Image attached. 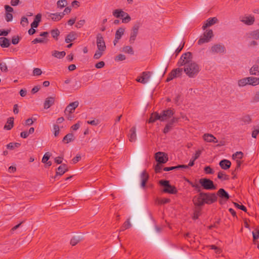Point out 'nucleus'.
<instances>
[{
  "label": "nucleus",
  "mask_w": 259,
  "mask_h": 259,
  "mask_svg": "<svg viewBox=\"0 0 259 259\" xmlns=\"http://www.w3.org/2000/svg\"><path fill=\"white\" fill-rule=\"evenodd\" d=\"M149 176L146 172V171H143L141 174V186L142 187H145L146 184L148 180Z\"/></svg>",
  "instance_id": "nucleus-30"
},
{
  "label": "nucleus",
  "mask_w": 259,
  "mask_h": 259,
  "mask_svg": "<svg viewBox=\"0 0 259 259\" xmlns=\"http://www.w3.org/2000/svg\"><path fill=\"white\" fill-rule=\"evenodd\" d=\"M199 184L201 188L207 190H215L217 186L214 185L212 181L207 178H201L199 180Z\"/></svg>",
  "instance_id": "nucleus-3"
},
{
  "label": "nucleus",
  "mask_w": 259,
  "mask_h": 259,
  "mask_svg": "<svg viewBox=\"0 0 259 259\" xmlns=\"http://www.w3.org/2000/svg\"><path fill=\"white\" fill-rule=\"evenodd\" d=\"M219 165L222 169L227 170L231 167V162L229 160L223 159L220 161Z\"/></svg>",
  "instance_id": "nucleus-25"
},
{
  "label": "nucleus",
  "mask_w": 259,
  "mask_h": 259,
  "mask_svg": "<svg viewBox=\"0 0 259 259\" xmlns=\"http://www.w3.org/2000/svg\"><path fill=\"white\" fill-rule=\"evenodd\" d=\"M247 77H245L238 80V84L239 87H244L248 84Z\"/></svg>",
  "instance_id": "nucleus-45"
},
{
  "label": "nucleus",
  "mask_w": 259,
  "mask_h": 259,
  "mask_svg": "<svg viewBox=\"0 0 259 259\" xmlns=\"http://www.w3.org/2000/svg\"><path fill=\"white\" fill-rule=\"evenodd\" d=\"M67 4V2L66 0H59L57 3L58 8L61 9L65 7Z\"/></svg>",
  "instance_id": "nucleus-47"
},
{
  "label": "nucleus",
  "mask_w": 259,
  "mask_h": 259,
  "mask_svg": "<svg viewBox=\"0 0 259 259\" xmlns=\"http://www.w3.org/2000/svg\"><path fill=\"white\" fill-rule=\"evenodd\" d=\"M21 145L19 143H10L7 145V148L10 150H13L15 148H18Z\"/></svg>",
  "instance_id": "nucleus-43"
},
{
  "label": "nucleus",
  "mask_w": 259,
  "mask_h": 259,
  "mask_svg": "<svg viewBox=\"0 0 259 259\" xmlns=\"http://www.w3.org/2000/svg\"><path fill=\"white\" fill-rule=\"evenodd\" d=\"M162 168L161 163H157L154 167V170L156 173H160Z\"/></svg>",
  "instance_id": "nucleus-51"
},
{
  "label": "nucleus",
  "mask_w": 259,
  "mask_h": 259,
  "mask_svg": "<svg viewBox=\"0 0 259 259\" xmlns=\"http://www.w3.org/2000/svg\"><path fill=\"white\" fill-rule=\"evenodd\" d=\"M14 126V118L10 117L8 118L6 124L4 126V128L7 130H10Z\"/></svg>",
  "instance_id": "nucleus-35"
},
{
  "label": "nucleus",
  "mask_w": 259,
  "mask_h": 259,
  "mask_svg": "<svg viewBox=\"0 0 259 259\" xmlns=\"http://www.w3.org/2000/svg\"><path fill=\"white\" fill-rule=\"evenodd\" d=\"M159 184L164 187L163 191L165 193L175 194L177 193V190L174 186H171L169 184V181L160 180Z\"/></svg>",
  "instance_id": "nucleus-4"
},
{
  "label": "nucleus",
  "mask_w": 259,
  "mask_h": 259,
  "mask_svg": "<svg viewBox=\"0 0 259 259\" xmlns=\"http://www.w3.org/2000/svg\"><path fill=\"white\" fill-rule=\"evenodd\" d=\"M79 103L78 101H74L70 103L66 107L64 111L66 114H71L74 112L76 108L78 107Z\"/></svg>",
  "instance_id": "nucleus-15"
},
{
  "label": "nucleus",
  "mask_w": 259,
  "mask_h": 259,
  "mask_svg": "<svg viewBox=\"0 0 259 259\" xmlns=\"http://www.w3.org/2000/svg\"><path fill=\"white\" fill-rule=\"evenodd\" d=\"M129 141L131 142H135L137 139L136 128L133 126L129 131L128 134Z\"/></svg>",
  "instance_id": "nucleus-21"
},
{
  "label": "nucleus",
  "mask_w": 259,
  "mask_h": 259,
  "mask_svg": "<svg viewBox=\"0 0 259 259\" xmlns=\"http://www.w3.org/2000/svg\"><path fill=\"white\" fill-rule=\"evenodd\" d=\"M97 45L98 50L100 51H105L106 50V45L103 37L100 34H98L97 36Z\"/></svg>",
  "instance_id": "nucleus-14"
},
{
  "label": "nucleus",
  "mask_w": 259,
  "mask_h": 259,
  "mask_svg": "<svg viewBox=\"0 0 259 259\" xmlns=\"http://www.w3.org/2000/svg\"><path fill=\"white\" fill-rule=\"evenodd\" d=\"M0 46L2 48H8L10 46L9 39L5 37H0Z\"/></svg>",
  "instance_id": "nucleus-28"
},
{
  "label": "nucleus",
  "mask_w": 259,
  "mask_h": 259,
  "mask_svg": "<svg viewBox=\"0 0 259 259\" xmlns=\"http://www.w3.org/2000/svg\"><path fill=\"white\" fill-rule=\"evenodd\" d=\"M234 204L235 206L236 207H237V208L240 209L244 212L247 211V208L243 205H242V204L240 205L238 203H236V202H234Z\"/></svg>",
  "instance_id": "nucleus-52"
},
{
  "label": "nucleus",
  "mask_w": 259,
  "mask_h": 259,
  "mask_svg": "<svg viewBox=\"0 0 259 259\" xmlns=\"http://www.w3.org/2000/svg\"><path fill=\"white\" fill-rule=\"evenodd\" d=\"M67 171V165L65 164H62V165L59 166L57 169L56 175L54 177V179H57L58 176H62Z\"/></svg>",
  "instance_id": "nucleus-17"
},
{
  "label": "nucleus",
  "mask_w": 259,
  "mask_h": 259,
  "mask_svg": "<svg viewBox=\"0 0 259 259\" xmlns=\"http://www.w3.org/2000/svg\"><path fill=\"white\" fill-rule=\"evenodd\" d=\"M213 36V33L212 30L211 29L206 30L198 40V44L201 45L208 42Z\"/></svg>",
  "instance_id": "nucleus-7"
},
{
  "label": "nucleus",
  "mask_w": 259,
  "mask_h": 259,
  "mask_svg": "<svg viewBox=\"0 0 259 259\" xmlns=\"http://www.w3.org/2000/svg\"><path fill=\"white\" fill-rule=\"evenodd\" d=\"M218 21V19L216 17H213V18H208L206 21V23L203 25L202 28L203 30H205L207 27L211 26L216 23H217Z\"/></svg>",
  "instance_id": "nucleus-23"
},
{
  "label": "nucleus",
  "mask_w": 259,
  "mask_h": 259,
  "mask_svg": "<svg viewBox=\"0 0 259 259\" xmlns=\"http://www.w3.org/2000/svg\"><path fill=\"white\" fill-rule=\"evenodd\" d=\"M252 102H259V92H256L252 99Z\"/></svg>",
  "instance_id": "nucleus-63"
},
{
  "label": "nucleus",
  "mask_w": 259,
  "mask_h": 259,
  "mask_svg": "<svg viewBox=\"0 0 259 259\" xmlns=\"http://www.w3.org/2000/svg\"><path fill=\"white\" fill-rule=\"evenodd\" d=\"M20 37H19L18 36H15L12 37V43L13 45H17L19 43L20 41Z\"/></svg>",
  "instance_id": "nucleus-61"
},
{
  "label": "nucleus",
  "mask_w": 259,
  "mask_h": 259,
  "mask_svg": "<svg viewBox=\"0 0 259 259\" xmlns=\"http://www.w3.org/2000/svg\"><path fill=\"white\" fill-rule=\"evenodd\" d=\"M150 72H143L141 74V76L137 77V78L136 79V81L145 84L149 81V78L150 77Z\"/></svg>",
  "instance_id": "nucleus-13"
},
{
  "label": "nucleus",
  "mask_w": 259,
  "mask_h": 259,
  "mask_svg": "<svg viewBox=\"0 0 259 259\" xmlns=\"http://www.w3.org/2000/svg\"><path fill=\"white\" fill-rule=\"evenodd\" d=\"M250 36L252 38H254L255 39H259V29L251 31L250 33Z\"/></svg>",
  "instance_id": "nucleus-44"
},
{
  "label": "nucleus",
  "mask_w": 259,
  "mask_h": 259,
  "mask_svg": "<svg viewBox=\"0 0 259 259\" xmlns=\"http://www.w3.org/2000/svg\"><path fill=\"white\" fill-rule=\"evenodd\" d=\"M216 196H218L220 198H221V199L220 200V204H223V201L226 202L229 199L230 197V196L228 192L223 188H221L219 190ZM217 197H218V196Z\"/></svg>",
  "instance_id": "nucleus-12"
},
{
  "label": "nucleus",
  "mask_w": 259,
  "mask_h": 259,
  "mask_svg": "<svg viewBox=\"0 0 259 259\" xmlns=\"http://www.w3.org/2000/svg\"><path fill=\"white\" fill-rule=\"evenodd\" d=\"M113 15L116 18H122L123 23H128L131 20V17L126 12L121 9H116L113 12Z\"/></svg>",
  "instance_id": "nucleus-6"
},
{
  "label": "nucleus",
  "mask_w": 259,
  "mask_h": 259,
  "mask_svg": "<svg viewBox=\"0 0 259 259\" xmlns=\"http://www.w3.org/2000/svg\"><path fill=\"white\" fill-rule=\"evenodd\" d=\"M20 23L23 26H26L28 24V19L25 16L22 17Z\"/></svg>",
  "instance_id": "nucleus-56"
},
{
  "label": "nucleus",
  "mask_w": 259,
  "mask_h": 259,
  "mask_svg": "<svg viewBox=\"0 0 259 259\" xmlns=\"http://www.w3.org/2000/svg\"><path fill=\"white\" fill-rule=\"evenodd\" d=\"M240 21L247 25H251L254 23L255 18L253 16L250 15L243 17L241 19H240Z\"/></svg>",
  "instance_id": "nucleus-19"
},
{
  "label": "nucleus",
  "mask_w": 259,
  "mask_h": 259,
  "mask_svg": "<svg viewBox=\"0 0 259 259\" xmlns=\"http://www.w3.org/2000/svg\"><path fill=\"white\" fill-rule=\"evenodd\" d=\"M158 119L161 121L160 114H159L157 112H154L151 114L150 117L148 120V122L153 123Z\"/></svg>",
  "instance_id": "nucleus-27"
},
{
  "label": "nucleus",
  "mask_w": 259,
  "mask_h": 259,
  "mask_svg": "<svg viewBox=\"0 0 259 259\" xmlns=\"http://www.w3.org/2000/svg\"><path fill=\"white\" fill-rule=\"evenodd\" d=\"M104 51L97 50L94 55V58L95 59H99L103 54Z\"/></svg>",
  "instance_id": "nucleus-50"
},
{
  "label": "nucleus",
  "mask_w": 259,
  "mask_h": 259,
  "mask_svg": "<svg viewBox=\"0 0 259 259\" xmlns=\"http://www.w3.org/2000/svg\"><path fill=\"white\" fill-rule=\"evenodd\" d=\"M125 29L122 27L119 28L116 31L115 37L117 39H120L124 34Z\"/></svg>",
  "instance_id": "nucleus-38"
},
{
  "label": "nucleus",
  "mask_w": 259,
  "mask_h": 259,
  "mask_svg": "<svg viewBox=\"0 0 259 259\" xmlns=\"http://www.w3.org/2000/svg\"><path fill=\"white\" fill-rule=\"evenodd\" d=\"M210 51L212 53L214 54H224L226 52V48L223 44H215L211 47Z\"/></svg>",
  "instance_id": "nucleus-11"
},
{
  "label": "nucleus",
  "mask_w": 259,
  "mask_h": 259,
  "mask_svg": "<svg viewBox=\"0 0 259 259\" xmlns=\"http://www.w3.org/2000/svg\"><path fill=\"white\" fill-rule=\"evenodd\" d=\"M243 153L241 151L236 152V153L233 154L232 155L233 159H236V160H239L241 161L240 159H241L243 158Z\"/></svg>",
  "instance_id": "nucleus-39"
},
{
  "label": "nucleus",
  "mask_w": 259,
  "mask_h": 259,
  "mask_svg": "<svg viewBox=\"0 0 259 259\" xmlns=\"http://www.w3.org/2000/svg\"><path fill=\"white\" fill-rule=\"evenodd\" d=\"M5 19L7 22L11 21L13 19V15L11 13H6Z\"/></svg>",
  "instance_id": "nucleus-58"
},
{
  "label": "nucleus",
  "mask_w": 259,
  "mask_h": 259,
  "mask_svg": "<svg viewBox=\"0 0 259 259\" xmlns=\"http://www.w3.org/2000/svg\"><path fill=\"white\" fill-rule=\"evenodd\" d=\"M184 71L190 78L195 77L200 71V67L196 62L188 63L184 67Z\"/></svg>",
  "instance_id": "nucleus-2"
},
{
  "label": "nucleus",
  "mask_w": 259,
  "mask_h": 259,
  "mask_svg": "<svg viewBox=\"0 0 259 259\" xmlns=\"http://www.w3.org/2000/svg\"><path fill=\"white\" fill-rule=\"evenodd\" d=\"M42 73V71L40 69L38 68H35L33 70V75L34 76H38L41 75Z\"/></svg>",
  "instance_id": "nucleus-57"
},
{
  "label": "nucleus",
  "mask_w": 259,
  "mask_h": 259,
  "mask_svg": "<svg viewBox=\"0 0 259 259\" xmlns=\"http://www.w3.org/2000/svg\"><path fill=\"white\" fill-rule=\"evenodd\" d=\"M201 151L200 150H198L196 151V153L194 156L192 157V158L191 159L189 163V165L190 166H192L194 165V161L198 159L200 154H201Z\"/></svg>",
  "instance_id": "nucleus-32"
},
{
  "label": "nucleus",
  "mask_w": 259,
  "mask_h": 259,
  "mask_svg": "<svg viewBox=\"0 0 259 259\" xmlns=\"http://www.w3.org/2000/svg\"><path fill=\"white\" fill-rule=\"evenodd\" d=\"M207 247L214 250L216 253L219 254L220 253V249L214 245H209L207 246Z\"/></svg>",
  "instance_id": "nucleus-53"
},
{
  "label": "nucleus",
  "mask_w": 259,
  "mask_h": 259,
  "mask_svg": "<svg viewBox=\"0 0 259 259\" xmlns=\"http://www.w3.org/2000/svg\"><path fill=\"white\" fill-rule=\"evenodd\" d=\"M51 33L53 38H54L56 40H58V36L60 34V31L58 29H53L51 31Z\"/></svg>",
  "instance_id": "nucleus-46"
},
{
  "label": "nucleus",
  "mask_w": 259,
  "mask_h": 259,
  "mask_svg": "<svg viewBox=\"0 0 259 259\" xmlns=\"http://www.w3.org/2000/svg\"><path fill=\"white\" fill-rule=\"evenodd\" d=\"M203 139L206 142L216 143L218 142L217 138L210 134H204L203 136Z\"/></svg>",
  "instance_id": "nucleus-22"
},
{
  "label": "nucleus",
  "mask_w": 259,
  "mask_h": 259,
  "mask_svg": "<svg viewBox=\"0 0 259 259\" xmlns=\"http://www.w3.org/2000/svg\"><path fill=\"white\" fill-rule=\"evenodd\" d=\"M204 171L207 174H212L214 172L213 169L209 166L205 167Z\"/></svg>",
  "instance_id": "nucleus-64"
},
{
  "label": "nucleus",
  "mask_w": 259,
  "mask_h": 259,
  "mask_svg": "<svg viewBox=\"0 0 259 259\" xmlns=\"http://www.w3.org/2000/svg\"><path fill=\"white\" fill-rule=\"evenodd\" d=\"M192 53L190 52H187L183 54L179 61L177 63V65L179 67L185 66H186L188 63L193 62L192 61Z\"/></svg>",
  "instance_id": "nucleus-5"
},
{
  "label": "nucleus",
  "mask_w": 259,
  "mask_h": 259,
  "mask_svg": "<svg viewBox=\"0 0 259 259\" xmlns=\"http://www.w3.org/2000/svg\"><path fill=\"white\" fill-rule=\"evenodd\" d=\"M217 201V197L214 193H200L194 196L192 199L194 205L193 219L195 220L198 219L205 204L210 205Z\"/></svg>",
  "instance_id": "nucleus-1"
},
{
  "label": "nucleus",
  "mask_w": 259,
  "mask_h": 259,
  "mask_svg": "<svg viewBox=\"0 0 259 259\" xmlns=\"http://www.w3.org/2000/svg\"><path fill=\"white\" fill-rule=\"evenodd\" d=\"M85 20H80L76 23L75 27H76L77 28H80L85 24Z\"/></svg>",
  "instance_id": "nucleus-62"
},
{
  "label": "nucleus",
  "mask_w": 259,
  "mask_h": 259,
  "mask_svg": "<svg viewBox=\"0 0 259 259\" xmlns=\"http://www.w3.org/2000/svg\"><path fill=\"white\" fill-rule=\"evenodd\" d=\"M64 16V13H49L48 18L54 21L60 20Z\"/></svg>",
  "instance_id": "nucleus-18"
},
{
  "label": "nucleus",
  "mask_w": 259,
  "mask_h": 259,
  "mask_svg": "<svg viewBox=\"0 0 259 259\" xmlns=\"http://www.w3.org/2000/svg\"><path fill=\"white\" fill-rule=\"evenodd\" d=\"M155 158L156 161L159 163L164 164L168 161L167 154L162 152L156 153Z\"/></svg>",
  "instance_id": "nucleus-10"
},
{
  "label": "nucleus",
  "mask_w": 259,
  "mask_h": 259,
  "mask_svg": "<svg viewBox=\"0 0 259 259\" xmlns=\"http://www.w3.org/2000/svg\"><path fill=\"white\" fill-rule=\"evenodd\" d=\"M54 131V136L55 137H57L60 133L59 127L57 124H54L53 125Z\"/></svg>",
  "instance_id": "nucleus-55"
},
{
  "label": "nucleus",
  "mask_w": 259,
  "mask_h": 259,
  "mask_svg": "<svg viewBox=\"0 0 259 259\" xmlns=\"http://www.w3.org/2000/svg\"><path fill=\"white\" fill-rule=\"evenodd\" d=\"M51 156V154L50 152H46L42 157V162L44 163L47 162V161H48L50 158Z\"/></svg>",
  "instance_id": "nucleus-49"
},
{
  "label": "nucleus",
  "mask_w": 259,
  "mask_h": 259,
  "mask_svg": "<svg viewBox=\"0 0 259 259\" xmlns=\"http://www.w3.org/2000/svg\"><path fill=\"white\" fill-rule=\"evenodd\" d=\"M74 140V135L72 133H69L67 134L63 139V142L65 143H68L69 142L73 141Z\"/></svg>",
  "instance_id": "nucleus-34"
},
{
  "label": "nucleus",
  "mask_w": 259,
  "mask_h": 259,
  "mask_svg": "<svg viewBox=\"0 0 259 259\" xmlns=\"http://www.w3.org/2000/svg\"><path fill=\"white\" fill-rule=\"evenodd\" d=\"M122 51L125 53L130 54L131 55H133L134 53L132 47L129 46L124 47L122 49Z\"/></svg>",
  "instance_id": "nucleus-41"
},
{
  "label": "nucleus",
  "mask_w": 259,
  "mask_h": 259,
  "mask_svg": "<svg viewBox=\"0 0 259 259\" xmlns=\"http://www.w3.org/2000/svg\"><path fill=\"white\" fill-rule=\"evenodd\" d=\"M47 41L48 39L45 38H36L32 41V43L33 44H35L36 43L46 44Z\"/></svg>",
  "instance_id": "nucleus-40"
},
{
  "label": "nucleus",
  "mask_w": 259,
  "mask_h": 259,
  "mask_svg": "<svg viewBox=\"0 0 259 259\" xmlns=\"http://www.w3.org/2000/svg\"><path fill=\"white\" fill-rule=\"evenodd\" d=\"M125 58L126 57L125 55L122 54H119L116 57L115 60L116 61H121L124 60Z\"/></svg>",
  "instance_id": "nucleus-59"
},
{
  "label": "nucleus",
  "mask_w": 259,
  "mask_h": 259,
  "mask_svg": "<svg viewBox=\"0 0 259 259\" xmlns=\"http://www.w3.org/2000/svg\"><path fill=\"white\" fill-rule=\"evenodd\" d=\"M81 240V239L79 237H73L71 240H70V244L72 246H74L76 244H77Z\"/></svg>",
  "instance_id": "nucleus-48"
},
{
  "label": "nucleus",
  "mask_w": 259,
  "mask_h": 259,
  "mask_svg": "<svg viewBox=\"0 0 259 259\" xmlns=\"http://www.w3.org/2000/svg\"><path fill=\"white\" fill-rule=\"evenodd\" d=\"M248 84L255 86L259 84V78L255 77H247Z\"/></svg>",
  "instance_id": "nucleus-26"
},
{
  "label": "nucleus",
  "mask_w": 259,
  "mask_h": 259,
  "mask_svg": "<svg viewBox=\"0 0 259 259\" xmlns=\"http://www.w3.org/2000/svg\"><path fill=\"white\" fill-rule=\"evenodd\" d=\"M76 38V33L72 31L70 32L65 38V42L66 43H69L73 40H74Z\"/></svg>",
  "instance_id": "nucleus-29"
},
{
  "label": "nucleus",
  "mask_w": 259,
  "mask_h": 259,
  "mask_svg": "<svg viewBox=\"0 0 259 259\" xmlns=\"http://www.w3.org/2000/svg\"><path fill=\"white\" fill-rule=\"evenodd\" d=\"M0 69L3 72H6L8 71V67L5 63H0Z\"/></svg>",
  "instance_id": "nucleus-54"
},
{
  "label": "nucleus",
  "mask_w": 259,
  "mask_h": 259,
  "mask_svg": "<svg viewBox=\"0 0 259 259\" xmlns=\"http://www.w3.org/2000/svg\"><path fill=\"white\" fill-rule=\"evenodd\" d=\"M185 181L193 188H194L195 190L199 193H205L204 192L201 191V189L200 185L197 182L196 180L195 183H193L190 181L189 179L185 178Z\"/></svg>",
  "instance_id": "nucleus-20"
},
{
  "label": "nucleus",
  "mask_w": 259,
  "mask_h": 259,
  "mask_svg": "<svg viewBox=\"0 0 259 259\" xmlns=\"http://www.w3.org/2000/svg\"><path fill=\"white\" fill-rule=\"evenodd\" d=\"M218 178L221 181L229 180V176L226 175L225 172L220 171L218 174Z\"/></svg>",
  "instance_id": "nucleus-37"
},
{
  "label": "nucleus",
  "mask_w": 259,
  "mask_h": 259,
  "mask_svg": "<svg viewBox=\"0 0 259 259\" xmlns=\"http://www.w3.org/2000/svg\"><path fill=\"white\" fill-rule=\"evenodd\" d=\"M249 73L252 75H259V66L257 64H254L249 70Z\"/></svg>",
  "instance_id": "nucleus-31"
},
{
  "label": "nucleus",
  "mask_w": 259,
  "mask_h": 259,
  "mask_svg": "<svg viewBox=\"0 0 259 259\" xmlns=\"http://www.w3.org/2000/svg\"><path fill=\"white\" fill-rule=\"evenodd\" d=\"M236 163H237L236 167L235 170L233 171H232V174L234 176L233 177V179H235L236 178V173H237L236 171L238 170L239 168H240V167L242 163V161H240L239 160H237Z\"/></svg>",
  "instance_id": "nucleus-42"
},
{
  "label": "nucleus",
  "mask_w": 259,
  "mask_h": 259,
  "mask_svg": "<svg viewBox=\"0 0 259 259\" xmlns=\"http://www.w3.org/2000/svg\"><path fill=\"white\" fill-rule=\"evenodd\" d=\"M240 120L242 121L244 123V124H248L251 122L252 119L250 115L246 114L242 116L240 118Z\"/></svg>",
  "instance_id": "nucleus-33"
},
{
  "label": "nucleus",
  "mask_w": 259,
  "mask_h": 259,
  "mask_svg": "<svg viewBox=\"0 0 259 259\" xmlns=\"http://www.w3.org/2000/svg\"><path fill=\"white\" fill-rule=\"evenodd\" d=\"M11 30L0 29V36H7L10 32Z\"/></svg>",
  "instance_id": "nucleus-60"
},
{
  "label": "nucleus",
  "mask_w": 259,
  "mask_h": 259,
  "mask_svg": "<svg viewBox=\"0 0 259 259\" xmlns=\"http://www.w3.org/2000/svg\"><path fill=\"white\" fill-rule=\"evenodd\" d=\"M174 114V111L170 108L163 110L160 114L161 121H163L167 118L171 117Z\"/></svg>",
  "instance_id": "nucleus-16"
},
{
  "label": "nucleus",
  "mask_w": 259,
  "mask_h": 259,
  "mask_svg": "<svg viewBox=\"0 0 259 259\" xmlns=\"http://www.w3.org/2000/svg\"><path fill=\"white\" fill-rule=\"evenodd\" d=\"M183 69L178 68L175 69H173L168 75L167 79H166V82H168L174 78L177 77L181 76L182 74Z\"/></svg>",
  "instance_id": "nucleus-9"
},
{
  "label": "nucleus",
  "mask_w": 259,
  "mask_h": 259,
  "mask_svg": "<svg viewBox=\"0 0 259 259\" xmlns=\"http://www.w3.org/2000/svg\"><path fill=\"white\" fill-rule=\"evenodd\" d=\"M66 55L64 51L59 52L58 51H54L52 52V56L59 59L63 58Z\"/></svg>",
  "instance_id": "nucleus-36"
},
{
  "label": "nucleus",
  "mask_w": 259,
  "mask_h": 259,
  "mask_svg": "<svg viewBox=\"0 0 259 259\" xmlns=\"http://www.w3.org/2000/svg\"><path fill=\"white\" fill-rule=\"evenodd\" d=\"M141 26V23L139 22H136L133 26L131 32L129 42L131 44L134 43L136 37L138 34L139 29Z\"/></svg>",
  "instance_id": "nucleus-8"
},
{
  "label": "nucleus",
  "mask_w": 259,
  "mask_h": 259,
  "mask_svg": "<svg viewBox=\"0 0 259 259\" xmlns=\"http://www.w3.org/2000/svg\"><path fill=\"white\" fill-rule=\"evenodd\" d=\"M55 102V98L52 97H49L46 98L44 104V107L45 109H48L51 106H52Z\"/></svg>",
  "instance_id": "nucleus-24"
}]
</instances>
